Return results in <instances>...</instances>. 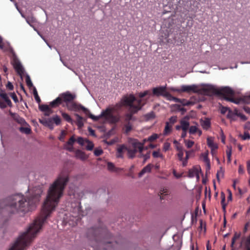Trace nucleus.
I'll list each match as a JSON object with an SVG mask.
<instances>
[{
  "instance_id": "nucleus-5",
  "label": "nucleus",
  "mask_w": 250,
  "mask_h": 250,
  "mask_svg": "<svg viewBox=\"0 0 250 250\" xmlns=\"http://www.w3.org/2000/svg\"><path fill=\"white\" fill-rule=\"evenodd\" d=\"M81 109L83 110L89 118L94 121H97L102 117H104L106 121L111 123H117L119 120V117L113 114V112L115 110V107H107L105 110H103L101 113L98 116H94L92 114L88 109L83 106H81Z\"/></svg>"
},
{
  "instance_id": "nucleus-11",
  "label": "nucleus",
  "mask_w": 250,
  "mask_h": 250,
  "mask_svg": "<svg viewBox=\"0 0 250 250\" xmlns=\"http://www.w3.org/2000/svg\"><path fill=\"white\" fill-rule=\"evenodd\" d=\"M181 92H193L194 93H198L199 91L198 90V87L195 84L192 85H182L181 87Z\"/></svg>"
},
{
  "instance_id": "nucleus-58",
  "label": "nucleus",
  "mask_w": 250,
  "mask_h": 250,
  "mask_svg": "<svg viewBox=\"0 0 250 250\" xmlns=\"http://www.w3.org/2000/svg\"><path fill=\"white\" fill-rule=\"evenodd\" d=\"M244 101L245 103L250 104V95L245 97Z\"/></svg>"
},
{
  "instance_id": "nucleus-7",
  "label": "nucleus",
  "mask_w": 250,
  "mask_h": 250,
  "mask_svg": "<svg viewBox=\"0 0 250 250\" xmlns=\"http://www.w3.org/2000/svg\"><path fill=\"white\" fill-rule=\"evenodd\" d=\"M61 102L64 103L63 105L69 110L78 111L81 109L82 105H78L73 102L76 98V95L71 93L69 91L62 93L59 95Z\"/></svg>"
},
{
  "instance_id": "nucleus-42",
  "label": "nucleus",
  "mask_w": 250,
  "mask_h": 250,
  "mask_svg": "<svg viewBox=\"0 0 250 250\" xmlns=\"http://www.w3.org/2000/svg\"><path fill=\"white\" fill-rule=\"evenodd\" d=\"M52 121H53V122H55V123L57 125H58L60 124L61 123V119L60 118V117L58 116H56L55 117H54L53 118H52Z\"/></svg>"
},
{
  "instance_id": "nucleus-20",
  "label": "nucleus",
  "mask_w": 250,
  "mask_h": 250,
  "mask_svg": "<svg viewBox=\"0 0 250 250\" xmlns=\"http://www.w3.org/2000/svg\"><path fill=\"white\" fill-rule=\"evenodd\" d=\"M152 165L150 164L147 165L139 173L138 176L139 177H141L145 173L147 172H150L151 171Z\"/></svg>"
},
{
  "instance_id": "nucleus-45",
  "label": "nucleus",
  "mask_w": 250,
  "mask_h": 250,
  "mask_svg": "<svg viewBox=\"0 0 250 250\" xmlns=\"http://www.w3.org/2000/svg\"><path fill=\"white\" fill-rule=\"evenodd\" d=\"M149 94V92L148 90H146L143 92H141L138 93V95L140 98H142L145 96L148 95Z\"/></svg>"
},
{
  "instance_id": "nucleus-34",
  "label": "nucleus",
  "mask_w": 250,
  "mask_h": 250,
  "mask_svg": "<svg viewBox=\"0 0 250 250\" xmlns=\"http://www.w3.org/2000/svg\"><path fill=\"white\" fill-rule=\"evenodd\" d=\"M87 145L85 146V147L88 150H92L94 147V144L88 140H87L86 143Z\"/></svg>"
},
{
  "instance_id": "nucleus-12",
  "label": "nucleus",
  "mask_w": 250,
  "mask_h": 250,
  "mask_svg": "<svg viewBox=\"0 0 250 250\" xmlns=\"http://www.w3.org/2000/svg\"><path fill=\"white\" fill-rule=\"evenodd\" d=\"M10 115L12 116L13 119L19 124L22 125H27L25 120L23 118L21 117L18 114L10 112Z\"/></svg>"
},
{
  "instance_id": "nucleus-38",
  "label": "nucleus",
  "mask_w": 250,
  "mask_h": 250,
  "mask_svg": "<svg viewBox=\"0 0 250 250\" xmlns=\"http://www.w3.org/2000/svg\"><path fill=\"white\" fill-rule=\"evenodd\" d=\"M184 142L185 143L186 146L188 148L191 147L194 145V142L192 141L184 140Z\"/></svg>"
},
{
  "instance_id": "nucleus-41",
  "label": "nucleus",
  "mask_w": 250,
  "mask_h": 250,
  "mask_svg": "<svg viewBox=\"0 0 250 250\" xmlns=\"http://www.w3.org/2000/svg\"><path fill=\"white\" fill-rule=\"evenodd\" d=\"M228 150L227 151V155L228 159L229 162H230L231 161V147L228 146Z\"/></svg>"
},
{
  "instance_id": "nucleus-23",
  "label": "nucleus",
  "mask_w": 250,
  "mask_h": 250,
  "mask_svg": "<svg viewBox=\"0 0 250 250\" xmlns=\"http://www.w3.org/2000/svg\"><path fill=\"white\" fill-rule=\"evenodd\" d=\"M195 125H192L189 127V133L190 134H194L198 131V125L197 123H194Z\"/></svg>"
},
{
  "instance_id": "nucleus-1",
  "label": "nucleus",
  "mask_w": 250,
  "mask_h": 250,
  "mask_svg": "<svg viewBox=\"0 0 250 250\" xmlns=\"http://www.w3.org/2000/svg\"><path fill=\"white\" fill-rule=\"evenodd\" d=\"M68 181L69 177L66 172L62 171L59 174L49 187L40 217L36 219L27 230L19 236L9 250H24L30 244L46 218L55 210Z\"/></svg>"
},
{
  "instance_id": "nucleus-26",
  "label": "nucleus",
  "mask_w": 250,
  "mask_h": 250,
  "mask_svg": "<svg viewBox=\"0 0 250 250\" xmlns=\"http://www.w3.org/2000/svg\"><path fill=\"white\" fill-rule=\"evenodd\" d=\"M241 236V233H237L235 232L234 234V235L232 239L231 244V247L232 248L233 247V245L234 244L235 241L238 239Z\"/></svg>"
},
{
  "instance_id": "nucleus-18",
  "label": "nucleus",
  "mask_w": 250,
  "mask_h": 250,
  "mask_svg": "<svg viewBox=\"0 0 250 250\" xmlns=\"http://www.w3.org/2000/svg\"><path fill=\"white\" fill-rule=\"evenodd\" d=\"M75 116L76 117V124L79 128H82L84 125L83 118L78 114H75Z\"/></svg>"
},
{
  "instance_id": "nucleus-21",
  "label": "nucleus",
  "mask_w": 250,
  "mask_h": 250,
  "mask_svg": "<svg viewBox=\"0 0 250 250\" xmlns=\"http://www.w3.org/2000/svg\"><path fill=\"white\" fill-rule=\"evenodd\" d=\"M0 97L4 100L8 105H11V102L9 99L7 94L4 91H0Z\"/></svg>"
},
{
  "instance_id": "nucleus-2",
  "label": "nucleus",
  "mask_w": 250,
  "mask_h": 250,
  "mask_svg": "<svg viewBox=\"0 0 250 250\" xmlns=\"http://www.w3.org/2000/svg\"><path fill=\"white\" fill-rule=\"evenodd\" d=\"M42 187L38 186L30 190L26 197L18 194L0 201V212H9L11 214L25 213L33 209L42 192Z\"/></svg>"
},
{
  "instance_id": "nucleus-32",
  "label": "nucleus",
  "mask_w": 250,
  "mask_h": 250,
  "mask_svg": "<svg viewBox=\"0 0 250 250\" xmlns=\"http://www.w3.org/2000/svg\"><path fill=\"white\" fill-rule=\"evenodd\" d=\"M20 130L26 134H29L30 133L31 130L30 128L27 127H21L19 128Z\"/></svg>"
},
{
  "instance_id": "nucleus-52",
  "label": "nucleus",
  "mask_w": 250,
  "mask_h": 250,
  "mask_svg": "<svg viewBox=\"0 0 250 250\" xmlns=\"http://www.w3.org/2000/svg\"><path fill=\"white\" fill-rule=\"evenodd\" d=\"M170 147V144L168 143H165L164 145L163 149L165 151H167Z\"/></svg>"
},
{
  "instance_id": "nucleus-30",
  "label": "nucleus",
  "mask_w": 250,
  "mask_h": 250,
  "mask_svg": "<svg viewBox=\"0 0 250 250\" xmlns=\"http://www.w3.org/2000/svg\"><path fill=\"white\" fill-rule=\"evenodd\" d=\"M26 83L27 84V85L29 87H33V84L32 83V81L31 80V79L30 78V76L28 74H26Z\"/></svg>"
},
{
  "instance_id": "nucleus-48",
  "label": "nucleus",
  "mask_w": 250,
  "mask_h": 250,
  "mask_svg": "<svg viewBox=\"0 0 250 250\" xmlns=\"http://www.w3.org/2000/svg\"><path fill=\"white\" fill-rule=\"evenodd\" d=\"M158 138V135L156 134H154L148 138V141H153Z\"/></svg>"
},
{
  "instance_id": "nucleus-46",
  "label": "nucleus",
  "mask_w": 250,
  "mask_h": 250,
  "mask_svg": "<svg viewBox=\"0 0 250 250\" xmlns=\"http://www.w3.org/2000/svg\"><path fill=\"white\" fill-rule=\"evenodd\" d=\"M166 125L165 128V134L170 132L172 127L171 125H169V123H166Z\"/></svg>"
},
{
  "instance_id": "nucleus-39",
  "label": "nucleus",
  "mask_w": 250,
  "mask_h": 250,
  "mask_svg": "<svg viewBox=\"0 0 250 250\" xmlns=\"http://www.w3.org/2000/svg\"><path fill=\"white\" fill-rule=\"evenodd\" d=\"M49 105L47 104H41L39 105V109L42 112H44L47 110L49 108Z\"/></svg>"
},
{
  "instance_id": "nucleus-64",
  "label": "nucleus",
  "mask_w": 250,
  "mask_h": 250,
  "mask_svg": "<svg viewBox=\"0 0 250 250\" xmlns=\"http://www.w3.org/2000/svg\"><path fill=\"white\" fill-rule=\"evenodd\" d=\"M247 167L248 172L250 174V160L247 162Z\"/></svg>"
},
{
  "instance_id": "nucleus-61",
  "label": "nucleus",
  "mask_w": 250,
  "mask_h": 250,
  "mask_svg": "<svg viewBox=\"0 0 250 250\" xmlns=\"http://www.w3.org/2000/svg\"><path fill=\"white\" fill-rule=\"evenodd\" d=\"M221 204H224L225 203V194L223 193V192H221Z\"/></svg>"
},
{
  "instance_id": "nucleus-47",
  "label": "nucleus",
  "mask_w": 250,
  "mask_h": 250,
  "mask_svg": "<svg viewBox=\"0 0 250 250\" xmlns=\"http://www.w3.org/2000/svg\"><path fill=\"white\" fill-rule=\"evenodd\" d=\"M202 156L203 157V160L205 163L210 162L209 159L208 158V153L207 152L202 153Z\"/></svg>"
},
{
  "instance_id": "nucleus-55",
  "label": "nucleus",
  "mask_w": 250,
  "mask_h": 250,
  "mask_svg": "<svg viewBox=\"0 0 250 250\" xmlns=\"http://www.w3.org/2000/svg\"><path fill=\"white\" fill-rule=\"evenodd\" d=\"M152 155L154 158H158L162 156L158 151H153Z\"/></svg>"
},
{
  "instance_id": "nucleus-15",
  "label": "nucleus",
  "mask_w": 250,
  "mask_h": 250,
  "mask_svg": "<svg viewBox=\"0 0 250 250\" xmlns=\"http://www.w3.org/2000/svg\"><path fill=\"white\" fill-rule=\"evenodd\" d=\"M117 157L118 158H123V153L125 151H127V147L125 145H119L117 148Z\"/></svg>"
},
{
  "instance_id": "nucleus-14",
  "label": "nucleus",
  "mask_w": 250,
  "mask_h": 250,
  "mask_svg": "<svg viewBox=\"0 0 250 250\" xmlns=\"http://www.w3.org/2000/svg\"><path fill=\"white\" fill-rule=\"evenodd\" d=\"M200 122L204 129L208 130L210 127L211 123L208 118H205L204 120L201 119Z\"/></svg>"
},
{
  "instance_id": "nucleus-56",
  "label": "nucleus",
  "mask_w": 250,
  "mask_h": 250,
  "mask_svg": "<svg viewBox=\"0 0 250 250\" xmlns=\"http://www.w3.org/2000/svg\"><path fill=\"white\" fill-rule=\"evenodd\" d=\"M47 119L46 118H42V119H39V122L42 124V125H45L46 124V122H47Z\"/></svg>"
},
{
  "instance_id": "nucleus-40",
  "label": "nucleus",
  "mask_w": 250,
  "mask_h": 250,
  "mask_svg": "<svg viewBox=\"0 0 250 250\" xmlns=\"http://www.w3.org/2000/svg\"><path fill=\"white\" fill-rule=\"evenodd\" d=\"M132 125H131V124L129 122L127 123L125 125V132L126 133H127L128 132L130 131L132 129Z\"/></svg>"
},
{
  "instance_id": "nucleus-37",
  "label": "nucleus",
  "mask_w": 250,
  "mask_h": 250,
  "mask_svg": "<svg viewBox=\"0 0 250 250\" xmlns=\"http://www.w3.org/2000/svg\"><path fill=\"white\" fill-rule=\"evenodd\" d=\"M76 156L78 158H79L82 160H84L85 159V156L84 154L80 150H78L76 152Z\"/></svg>"
},
{
  "instance_id": "nucleus-6",
  "label": "nucleus",
  "mask_w": 250,
  "mask_h": 250,
  "mask_svg": "<svg viewBox=\"0 0 250 250\" xmlns=\"http://www.w3.org/2000/svg\"><path fill=\"white\" fill-rule=\"evenodd\" d=\"M202 90L203 93L207 95L216 94L229 96L234 94L233 91L228 86L222 87L218 89L215 85L207 84L205 85V86L202 88Z\"/></svg>"
},
{
  "instance_id": "nucleus-57",
  "label": "nucleus",
  "mask_w": 250,
  "mask_h": 250,
  "mask_svg": "<svg viewBox=\"0 0 250 250\" xmlns=\"http://www.w3.org/2000/svg\"><path fill=\"white\" fill-rule=\"evenodd\" d=\"M184 156L183 151L179 152L178 154V156L180 161H182Z\"/></svg>"
},
{
  "instance_id": "nucleus-3",
  "label": "nucleus",
  "mask_w": 250,
  "mask_h": 250,
  "mask_svg": "<svg viewBox=\"0 0 250 250\" xmlns=\"http://www.w3.org/2000/svg\"><path fill=\"white\" fill-rule=\"evenodd\" d=\"M90 210V208L88 206L85 207V209L83 210L79 200L72 201L70 203V213L69 216L66 215L64 219L66 223L69 224L70 226H74L77 224L78 222L82 217L88 214Z\"/></svg>"
},
{
  "instance_id": "nucleus-27",
  "label": "nucleus",
  "mask_w": 250,
  "mask_h": 250,
  "mask_svg": "<svg viewBox=\"0 0 250 250\" xmlns=\"http://www.w3.org/2000/svg\"><path fill=\"white\" fill-rule=\"evenodd\" d=\"M76 140L74 136H72L69 140V141L67 143V145L68 146H70L71 147H69L67 149L71 151L72 150V147L73 146V145L74 143L75 142Z\"/></svg>"
},
{
  "instance_id": "nucleus-16",
  "label": "nucleus",
  "mask_w": 250,
  "mask_h": 250,
  "mask_svg": "<svg viewBox=\"0 0 250 250\" xmlns=\"http://www.w3.org/2000/svg\"><path fill=\"white\" fill-rule=\"evenodd\" d=\"M189 119L188 116L185 117L180 121L181 128L182 130H187L189 126V123L188 121Z\"/></svg>"
},
{
  "instance_id": "nucleus-35",
  "label": "nucleus",
  "mask_w": 250,
  "mask_h": 250,
  "mask_svg": "<svg viewBox=\"0 0 250 250\" xmlns=\"http://www.w3.org/2000/svg\"><path fill=\"white\" fill-rule=\"evenodd\" d=\"M144 116L146 120H149L154 118V113L153 111H151L146 114Z\"/></svg>"
},
{
  "instance_id": "nucleus-9",
  "label": "nucleus",
  "mask_w": 250,
  "mask_h": 250,
  "mask_svg": "<svg viewBox=\"0 0 250 250\" xmlns=\"http://www.w3.org/2000/svg\"><path fill=\"white\" fill-rule=\"evenodd\" d=\"M11 52L12 54V63L14 68L21 78L22 79V75L25 73L24 69L12 48L11 49Z\"/></svg>"
},
{
  "instance_id": "nucleus-10",
  "label": "nucleus",
  "mask_w": 250,
  "mask_h": 250,
  "mask_svg": "<svg viewBox=\"0 0 250 250\" xmlns=\"http://www.w3.org/2000/svg\"><path fill=\"white\" fill-rule=\"evenodd\" d=\"M168 94L169 92L167 90L166 85L158 86L152 89V95L155 96H163L167 99Z\"/></svg>"
},
{
  "instance_id": "nucleus-44",
  "label": "nucleus",
  "mask_w": 250,
  "mask_h": 250,
  "mask_svg": "<svg viewBox=\"0 0 250 250\" xmlns=\"http://www.w3.org/2000/svg\"><path fill=\"white\" fill-rule=\"evenodd\" d=\"M103 152V151L102 149H101L100 148H96L94 151V155L96 156H100V155H101L102 154Z\"/></svg>"
},
{
  "instance_id": "nucleus-49",
  "label": "nucleus",
  "mask_w": 250,
  "mask_h": 250,
  "mask_svg": "<svg viewBox=\"0 0 250 250\" xmlns=\"http://www.w3.org/2000/svg\"><path fill=\"white\" fill-rule=\"evenodd\" d=\"M242 138L244 140H249L250 139V135L248 132H245L244 135L242 136Z\"/></svg>"
},
{
  "instance_id": "nucleus-17",
  "label": "nucleus",
  "mask_w": 250,
  "mask_h": 250,
  "mask_svg": "<svg viewBox=\"0 0 250 250\" xmlns=\"http://www.w3.org/2000/svg\"><path fill=\"white\" fill-rule=\"evenodd\" d=\"M99 232V229H95L94 228H91L88 229L87 232V237L89 239H96V234Z\"/></svg>"
},
{
  "instance_id": "nucleus-8",
  "label": "nucleus",
  "mask_w": 250,
  "mask_h": 250,
  "mask_svg": "<svg viewBox=\"0 0 250 250\" xmlns=\"http://www.w3.org/2000/svg\"><path fill=\"white\" fill-rule=\"evenodd\" d=\"M144 150V144L136 140L130 143V146L127 147V155L129 158L133 159L137 152L142 153Z\"/></svg>"
},
{
  "instance_id": "nucleus-13",
  "label": "nucleus",
  "mask_w": 250,
  "mask_h": 250,
  "mask_svg": "<svg viewBox=\"0 0 250 250\" xmlns=\"http://www.w3.org/2000/svg\"><path fill=\"white\" fill-rule=\"evenodd\" d=\"M207 144L209 147L211 149V152L213 155L214 151L218 148V146L213 142L212 137H208L207 138Z\"/></svg>"
},
{
  "instance_id": "nucleus-43",
  "label": "nucleus",
  "mask_w": 250,
  "mask_h": 250,
  "mask_svg": "<svg viewBox=\"0 0 250 250\" xmlns=\"http://www.w3.org/2000/svg\"><path fill=\"white\" fill-rule=\"evenodd\" d=\"M223 175H224V171L223 170L222 168L220 167V170L218 171V172L216 174V177H217V180L218 181H220L219 176H221L223 177Z\"/></svg>"
},
{
  "instance_id": "nucleus-53",
  "label": "nucleus",
  "mask_w": 250,
  "mask_h": 250,
  "mask_svg": "<svg viewBox=\"0 0 250 250\" xmlns=\"http://www.w3.org/2000/svg\"><path fill=\"white\" fill-rule=\"evenodd\" d=\"M6 88L9 89L10 90H12L14 88V86L12 83L10 82H8L7 84L6 85Z\"/></svg>"
},
{
  "instance_id": "nucleus-19",
  "label": "nucleus",
  "mask_w": 250,
  "mask_h": 250,
  "mask_svg": "<svg viewBox=\"0 0 250 250\" xmlns=\"http://www.w3.org/2000/svg\"><path fill=\"white\" fill-rule=\"evenodd\" d=\"M197 172H201V169L200 167H193L192 169H190L188 171V177L189 178H193L197 174Z\"/></svg>"
},
{
  "instance_id": "nucleus-29",
  "label": "nucleus",
  "mask_w": 250,
  "mask_h": 250,
  "mask_svg": "<svg viewBox=\"0 0 250 250\" xmlns=\"http://www.w3.org/2000/svg\"><path fill=\"white\" fill-rule=\"evenodd\" d=\"M45 126L48 127L51 129H53L54 124L52 118L47 119V121Z\"/></svg>"
},
{
  "instance_id": "nucleus-51",
  "label": "nucleus",
  "mask_w": 250,
  "mask_h": 250,
  "mask_svg": "<svg viewBox=\"0 0 250 250\" xmlns=\"http://www.w3.org/2000/svg\"><path fill=\"white\" fill-rule=\"evenodd\" d=\"M11 97L15 103L18 102V98L15 93H11Z\"/></svg>"
},
{
  "instance_id": "nucleus-50",
  "label": "nucleus",
  "mask_w": 250,
  "mask_h": 250,
  "mask_svg": "<svg viewBox=\"0 0 250 250\" xmlns=\"http://www.w3.org/2000/svg\"><path fill=\"white\" fill-rule=\"evenodd\" d=\"M221 113L223 114H225L227 111L229 112V110H230V109H229V108L227 107H224V106H222L221 107Z\"/></svg>"
},
{
  "instance_id": "nucleus-28",
  "label": "nucleus",
  "mask_w": 250,
  "mask_h": 250,
  "mask_svg": "<svg viewBox=\"0 0 250 250\" xmlns=\"http://www.w3.org/2000/svg\"><path fill=\"white\" fill-rule=\"evenodd\" d=\"M167 99L168 101H173L176 103H180V102H181V99L173 97L169 93Z\"/></svg>"
},
{
  "instance_id": "nucleus-22",
  "label": "nucleus",
  "mask_w": 250,
  "mask_h": 250,
  "mask_svg": "<svg viewBox=\"0 0 250 250\" xmlns=\"http://www.w3.org/2000/svg\"><path fill=\"white\" fill-rule=\"evenodd\" d=\"M62 103L60 96H59L56 99L50 103V105L51 107H55Z\"/></svg>"
},
{
  "instance_id": "nucleus-24",
  "label": "nucleus",
  "mask_w": 250,
  "mask_h": 250,
  "mask_svg": "<svg viewBox=\"0 0 250 250\" xmlns=\"http://www.w3.org/2000/svg\"><path fill=\"white\" fill-rule=\"evenodd\" d=\"M62 117L68 123H71V124H73L74 122L71 118L70 116L66 113H62Z\"/></svg>"
},
{
  "instance_id": "nucleus-36",
  "label": "nucleus",
  "mask_w": 250,
  "mask_h": 250,
  "mask_svg": "<svg viewBox=\"0 0 250 250\" xmlns=\"http://www.w3.org/2000/svg\"><path fill=\"white\" fill-rule=\"evenodd\" d=\"M107 168L111 171H117V168L115 167L114 164L111 162L107 163Z\"/></svg>"
},
{
  "instance_id": "nucleus-60",
  "label": "nucleus",
  "mask_w": 250,
  "mask_h": 250,
  "mask_svg": "<svg viewBox=\"0 0 250 250\" xmlns=\"http://www.w3.org/2000/svg\"><path fill=\"white\" fill-rule=\"evenodd\" d=\"M221 141L223 143H225V136L224 134L223 131L221 130Z\"/></svg>"
},
{
  "instance_id": "nucleus-31",
  "label": "nucleus",
  "mask_w": 250,
  "mask_h": 250,
  "mask_svg": "<svg viewBox=\"0 0 250 250\" xmlns=\"http://www.w3.org/2000/svg\"><path fill=\"white\" fill-rule=\"evenodd\" d=\"M87 140V139H84L82 137H79L77 139V142L80 145L84 146L86 144Z\"/></svg>"
},
{
  "instance_id": "nucleus-62",
  "label": "nucleus",
  "mask_w": 250,
  "mask_h": 250,
  "mask_svg": "<svg viewBox=\"0 0 250 250\" xmlns=\"http://www.w3.org/2000/svg\"><path fill=\"white\" fill-rule=\"evenodd\" d=\"M173 173L174 176L177 178H179L182 176V174H177L175 170L173 171Z\"/></svg>"
},
{
  "instance_id": "nucleus-63",
  "label": "nucleus",
  "mask_w": 250,
  "mask_h": 250,
  "mask_svg": "<svg viewBox=\"0 0 250 250\" xmlns=\"http://www.w3.org/2000/svg\"><path fill=\"white\" fill-rule=\"evenodd\" d=\"M238 116L240 117L241 118V119H242L244 121H246L247 119L246 116L241 113H239Z\"/></svg>"
},
{
  "instance_id": "nucleus-25",
  "label": "nucleus",
  "mask_w": 250,
  "mask_h": 250,
  "mask_svg": "<svg viewBox=\"0 0 250 250\" xmlns=\"http://www.w3.org/2000/svg\"><path fill=\"white\" fill-rule=\"evenodd\" d=\"M227 117L231 121H235L236 120L235 114L231 110H229Z\"/></svg>"
},
{
  "instance_id": "nucleus-33",
  "label": "nucleus",
  "mask_w": 250,
  "mask_h": 250,
  "mask_svg": "<svg viewBox=\"0 0 250 250\" xmlns=\"http://www.w3.org/2000/svg\"><path fill=\"white\" fill-rule=\"evenodd\" d=\"M177 117L176 116H173L171 117L168 122L166 123H169V125H171V126L177 122Z\"/></svg>"
},
{
  "instance_id": "nucleus-54",
  "label": "nucleus",
  "mask_w": 250,
  "mask_h": 250,
  "mask_svg": "<svg viewBox=\"0 0 250 250\" xmlns=\"http://www.w3.org/2000/svg\"><path fill=\"white\" fill-rule=\"evenodd\" d=\"M52 113V110L49 108L47 110L44 112V115L49 116Z\"/></svg>"
},
{
  "instance_id": "nucleus-4",
  "label": "nucleus",
  "mask_w": 250,
  "mask_h": 250,
  "mask_svg": "<svg viewBox=\"0 0 250 250\" xmlns=\"http://www.w3.org/2000/svg\"><path fill=\"white\" fill-rule=\"evenodd\" d=\"M142 101L141 99H137L132 94L125 96L122 98V104L126 106L129 111V113L125 115V121L126 122L128 123L132 120V115L142 109L143 106V104H142Z\"/></svg>"
},
{
  "instance_id": "nucleus-59",
  "label": "nucleus",
  "mask_w": 250,
  "mask_h": 250,
  "mask_svg": "<svg viewBox=\"0 0 250 250\" xmlns=\"http://www.w3.org/2000/svg\"><path fill=\"white\" fill-rule=\"evenodd\" d=\"M88 130L90 135L93 136H95V131L93 129H92L91 127H88Z\"/></svg>"
}]
</instances>
